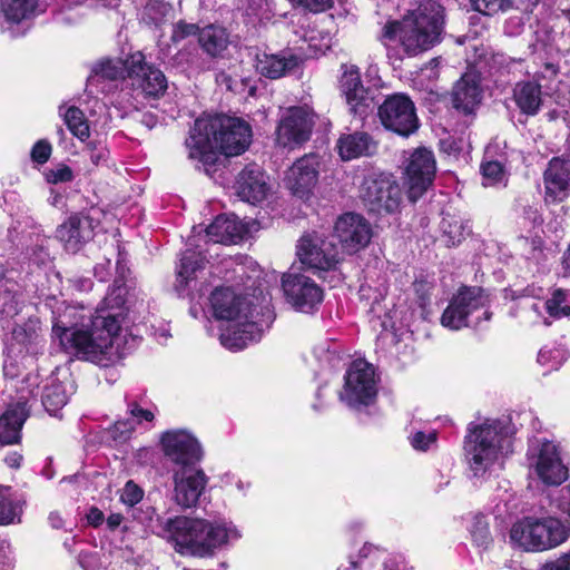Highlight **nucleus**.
Listing matches in <instances>:
<instances>
[{
  "label": "nucleus",
  "instance_id": "14",
  "mask_svg": "<svg viewBox=\"0 0 570 570\" xmlns=\"http://www.w3.org/2000/svg\"><path fill=\"white\" fill-rule=\"evenodd\" d=\"M128 78L135 89H139L146 98L159 99L168 89V80L164 72L145 60L137 51L128 57Z\"/></svg>",
  "mask_w": 570,
  "mask_h": 570
},
{
  "label": "nucleus",
  "instance_id": "23",
  "mask_svg": "<svg viewBox=\"0 0 570 570\" xmlns=\"http://www.w3.org/2000/svg\"><path fill=\"white\" fill-rule=\"evenodd\" d=\"M176 503L183 508L195 505L203 493L207 478L203 470L180 468L174 472Z\"/></svg>",
  "mask_w": 570,
  "mask_h": 570
},
{
  "label": "nucleus",
  "instance_id": "53",
  "mask_svg": "<svg viewBox=\"0 0 570 570\" xmlns=\"http://www.w3.org/2000/svg\"><path fill=\"white\" fill-rule=\"evenodd\" d=\"M87 153L89 156V159L94 166H99L104 163H106L108 157V150L102 145H95V144H88L87 146Z\"/></svg>",
  "mask_w": 570,
  "mask_h": 570
},
{
  "label": "nucleus",
  "instance_id": "13",
  "mask_svg": "<svg viewBox=\"0 0 570 570\" xmlns=\"http://www.w3.org/2000/svg\"><path fill=\"white\" fill-rule=\"evenodd\" d=\"M282 288L287 302L303 313L313 312L323 302V289L314 279L301 273L284 274Z\"/></svg>",
  "mask_w": 570,
  "mask_h": 570
},
{
  "label": "nucleus",
  "instance_id": "37",
  "mask_svg": "<svg viewBox=\"0 0 570 570\" xmlns=\"http://www.w3.org/2000/svg\"><path fill=\"white\" fill-rule=\"evenodd\" d=\"M69 391L63 382H52L42 392V404L51 415L57 413L67 404Z\"/></svg>",
  "mask_w": 570,
  "mask_h": 570
},
{
  "label": "nucleus",
  "instance_id": "38",
  "mask_svg": "<svg viewBox=\"0 0 570 570\" xmlns=\"http://www.w3.org/2000/svg\"><path fill=\"white\" fill-rule=\"evenodd\" d=\"M38 0H2V10L9 20L19 22L32 16Z\"/></svg>",
  "mask_w": 570,
  "mask_h": 570
},
{
  "label": "nucleus",
  "instance_id": "29",
  "mask_svg": "<svg viewBox=\"0 0 570 570\" xmlns=\"http://www.w3.org/2000/svg\"><path fill=\"white\" fill-rule=\"evenodd\" d=\"M481 97L480 79L475 73H464L453 87V106L464 114L473 112L481 102Z\"/></svg>",
  "mask_w": 570,
  "mask_h": 570
},
{
  "label": "nucleus",
  "instance_id": "1",
  "mask_svg": "<svg viewBox=\"0 0 570 570\" xmlns=\"http://www.w3.org/2000/svg\"><path fill=\"white\" fill-rule=\"evenodd\" d=\"M129 269L120 261L117 262V277L111 291L105 296L102 306L91 318V328L85 330L68 325L57 318L52 325V334L67 353H72L94 363L109 360L114 336L120 330L122 307L125 305V278Z\"/></svg>",
  "mask_w": 570,
  "mask_h": 570
},
{
  "label": "nucleus",
  "instance_id": "18",
  "mask_svg": "<svg viewBox=\"0 0 570 570\" xmlns=\"http://www.w3.org/2000/svg\"><path fill=\"white\" fill-rule=\"evenodd\" d=\"M334 237L346 253L354 254L368 245L372 238V228L363 216L347 213L337 218Z\"/></svg>",
  "mask_w": 570,
  "mask_h": 570
},
{
  "label": "nucleus",
  "instance_id": "11",
  "mask_svg": "<svg viewBox=\"0 0 570 570\" xmlns=\"http://www.w3.org/2000/svg\"><path fill=\"white\" fill-rule=\"evenodd\" d=\"M377 389L374 367L364 360H355L345 374L344 389L340 397L351 407L370 405L376 397Z\"/></svg>",
  "mask_w": 570,
  "mask_h": 570
},
{
  "label": "nucleus",
  "instance_id": "36",
  "mask_svg": "<svg viewBox=\"0 0 570 570\" xmlns=\"http://www.w3.org/2000/svg\"><path fill=\"white\" fill-rule=\"evenodd\" d=\"M21 502L13 497L10 487H0V525L20 522Z\"/></svg>",
  "mask_w": 570,
  "mask_h": 570
},
{
  "label": "nucleus",
  "instance_id": "47",
  "mask_svg": "<svg viewBox=\"0 0 570 570\" xmlns=\"http://www.w3.org/2000/svg\"><path fill=\"white\" fill-rule=\"evenodd\" d=\"M135 429L132 420L117 421L109 430L110 438L117 443L126 442Z\"/></svg>",
  "mask_w": 570,
  "mask_h": 570
},
{
  "label": "nucleus",
  "instance_id": "22",
  "mask_svg": "<svg viewBox=\"0 0 570 570\" xmlns=\"http://www.w3.org/2000/svg\"><path fill=\"white\" fill-rule=\"evenodd\" d=\"M57 238L69 253H78L94 237V220L86 215L73 214L58 226Z\"/></svg>",
  "mask_w": 570,
  "mask_h": 570
},
{
  "label": "nucleus",
  "instance_id": "9",
  "mask_svg": "<svg viewBox=\"0 0 570 570\" xmlns=\"http://www.w3.org/2000/svg\"><path fill=\"white\" fill-rule=\"evenodd\" d=\"M361 198L365 207L377 215L399 212L402 189L399 183L386 174L368 176L361 188Z\"/></svg>",
  "mask_w": 570,
  "mask_h": 570
},
{
  "label": "nucleus",
  "instance_id": "43",
  "mask_svg": "<svg viewBox=\"0 0 570 570\" xmlns=\"http://www.w3.org/2000/svg\"><path fill=\"white\" fill-rule=\"evenodd\" d=\"M471 535L474 544L482 550H488L492 544V537L489 530V523L484 517H475L472 528Z\"/></svg>",
  "mask_w": 570,
  "mask_h": 570
},
{
  "label": "nucleus",
  "instance_id": "60",
  "mask_svg": "<svg viewBox=\"0 0 570 570\" xmlns=\"http://www.w3.org/2000/svg\"><path fill=\"white\" fill-rule=\"evenodd\" d=\"M22 460V454L17 451H11L7 453L6 456L3 458L4 463L12 469H19Z\"/></svg>",
  "mask_w": 570,
  "mask_h": 570
},
{
  "label": "nucleus",
  "instance_id": "46",
  "mask_svg": "<svg viewBox=\"0 0 570 570\" xmlns=\"http://www.w3.org/2000/svg\"><path fill=\"white\" fill-rule=\"evenodd\" d=\"M200 31L202 28H199L197 23H188L184 20H180L174 24L170 38L173 42H179L191 36L199 37Z\"/></svg>",
  "mask_w": 570,
  "mask_h": 570
},
{
  "label": "nucleus",
  "instance_id": "2",
  "mask_svg": "<svg viewBox=\"0 0 570 570\" xmlns=\"http://www.w3.org/2000/svg\"><path fill=\"white\" fill-rule=\"evenodd\" d=\"M249 125L225 115L206 116L195 120L185 145L190 159H198L204 165L217 161L216 150L226 156L244 153L250 144Z\"/></svg>",
  "mask_w": 570,
  "mask_h": 570
},
{
  "label": "nucleus",
  "instance_id": "62",
  "mask_svg": "<svg viewBox=\"0 0 570 570\" xmlns=\"http://www.w3.org/2000/svg\"><path fill=\"white\" fill-rule=\"evenodd\" d=\"M110 259L106 261V264H98L95 267V276L100 281L105 282L109 277Z\"/></svg>",
  "mask_w": 570,
  "mask_h": 570
},
{
  "label": "nucleus",
  "instance_id": "24",
  "mask_svg": "<svg viewBox=\"0 0 570 570\" xmlns=\"http://www.w3.org/2000/svg\"><path fill=\"white\" fill-rule=\"evenodd\" d=\"M534 287H525L521 291H514L511 288L504 289V298L514 302V305L510 308V315L519 318L523 324L535 325L542 317L543 305L535 295Z\"/></svg>",
  "mask_w": 570,
  "mask_h": 570
},
{
  "label": "nucleus",
  "instance_id": "55",
  "mask_svg": "<svg viewBox=\"0 0 570 570\" xmlns=\"http://www.w3.org/2000/svg\"><path fill=\"white\" fill-rule=\"evenodd\" d=\"M564 358V352L560 350L542 348L538 354V362L542 365H547L550 361H556V365H559Z\"/></svg>",
  "mask_w": 570,
  "mask_h": 570
},
{
  "label": "nucleus",
  "instance_id": "12",
  "mask_svg": "<svg viewBox=\"0 0 570 570\" xmlns=\"http://www.w3.org/2000/svg\"><path fill=\"white\" fill-rule=\"evenodd\" d=\"M296 248L302 265L320 276L335 269L340 262L335 245L316 233L303 235Z\"/></svg>",
  "mask_w": 570,
  "mask_h": 570
},
{
  "label": "nucleus",
  "instance_id": "26",
  "mask_svg": "<svg viewBox=\"0 0 570 570\" xmlns=\"http://www.w3.org/2000/svg\"><path fill=\"white\" fill-rule=\"evenodd\" d=\"M237 196L249 204H256L265 199L268 186L264 174L256 165L245 167L235 181Z\"/></svg>",
  "mask_w": 570,
  "mask_h": 570
},
{
  "label": "nucleus",
  "instance_id": "50",
  "mask_svg": "<svg viewBox=\"0 0 570 570\" xmlns=\"http://www.w3.org/2000/svg\"><path fill=\"white\" fill-rule=\"evenodd\" d=\"M411 445L419 451H426L431 444L436 442V433L431 432L425 434L424 432H416L410 439Z\"/></svg>",
  "mask_w": 570,
  "mask_h": 570
},
{
  "label": "nucleus",
  "instance_id": "7",
  "mask_svg": "<svg viewBox=\"0 0 570 570\" xmlns=\"http://www.w3.org/2000/svg\"><path fill=\"white\" fill-rule=\"evenodd\" d=\"M570 528L556 518L528 519L515 523L510 532L512 541L527 551H543L563 543Z\"/></svg>",
  "mask_w": 570,
  "mask_h": 570
},
{
  "label": "nucleus",
  "instance_id": "16",
  "mask_svg": "<svg viewBox=\"0 0 570 570\" xmlns=\"http://www.w3.org/2000/svg\"><path fill=\"white\" fill-rule=\"evenodd\" d=\"M433 153L426 148L415 149L409 157L405 167L407 198L415 203L432 185L435 175Z\"/></svg>",
  "mask_w": 570,
  "mask_h": 570
},
{
  "label": "nucleus",
  "instance_id": "19",
  "mask_svg": "<svg viewBox=\"0 0 570 570\" xmlns=\"http://www.w3.org/2000/svg\"><path fill=\"white\" fill-rule=\"evenodd\" d=\"M313 126L309 111L302 107L292 108L277 127L276 141L283 147L301 145L309 139Z\"/></svg>",
  "mask_w": 570,
  "mask_h": 570
},
{
  "label": "nucleus",
  "instance_id": "57",
  "mask_svg": "<svg viewBox=\"0 0 570 570\" xmlns=\"http://www.w3.org/2000/svg\"><path fill=\"white\" fill-rule=\"evenodd\" d=\"M12 558L8 540L0 538V570H11Z\"/></svg>",
  "mask_w": 570,
  "mask_h": 570
},
{
  "label": "nucleus",
  "instance_id": "39",
  "mask_svg": "<svg viewBox=\"0 0 570 570\" xmlns=\"http://www.w3.org/2000/svg\"><path fill=\"white\" fill-rule=\"evenodd\" d=\"M92 77H101L108 80L128 78V58L122 60H106L96 65L92 69Z\"/></svg>",
  "mask_w": 570,
  "mask_h": 570
},
{
  "label": "nucleus",
  "instance_id": "64",
  "mask_svg": "<svg viewBox=\"0 0 570 570\" xmlns=\"http://www.w3.org/2000/svg\"><path fill=\"white\" fill-rule=\"evenodd\" d=\"M48 521L53 529H60L63 525L62 517L57 511L49 513Z\"/></svg>",
  "mask_w": 570,
  "mask_h": 570
},
{
  "label": "nucleus",
  "instance_id": "51",
  "mask_svg": "<svg viewBox=\"0 0 570 570\" xmlns=\"http://www.w3.org/2000/svg\"><path fill=\"white\" fill-rule=\"evenodd\" d=\"M51 155V145L46 140H39L31 149V159L38 164L48 161Z\"/></svg>",
  "mask_w": 570,
  "mask_h": 570
},
{
  "label": "nucleus",
  "instance_id": "33",
  "mask_svg": "<svg viewBox=\"0 0 570 570\" xmlns=\"http://www.w3.org/2000/svg\"><path fill=\"white\" fill-rule=\"evenodd\" d=\"M541 86L534 81H519L513 89V99L522 114L534 116L542 104Z\"/></svg>",
  "mask_w": 570,
  "mask_h": 570
},
{
  "label": "nucleus",
  "instance_id": "41",
  "mask_svg": "<svg viewBox=\"0 0 570 570\" xmlns=\"http://www.w3.org/2000/svg\"><path fill=\"white\" fill-rule=\"evenodd\" d=\"M543 308L554 318L569 316L570 304L567 301V293L561 288L554 289L551 298L544 303Z\"/></svg>",
  "mask_w": 570,
  "mask_h": 570
},
{
  "label": "nucleus",
  "instance_id": "25",
  "mask_svg": "<svg viewBox=\"0 0 570 570\" xmlns=\"http://www.w3.org/2000/svg\"><path fill=\"white\" fill-rule=\"evenodd\" d=\"M302 62L301 55L287 49L277 53H257L255 68L259 75L266 78L278 79L297 69Z\"/></svg>",
  "mask_w": 570,
  "mask_h": 570
},
{
  "label": "nucleus",
  "instance_id": "49",
  "mask_svg": "<svg viewBox=\"0 0 570 570\" xmlns=\"http://www.w3.org/2000/svg\"><path fill=\"white\" fill-rule=\"evenodd\" d=\"M142 497V489L138 487L134 481L129 480L121 491L120 501L128 507H134L141 501Z\"/></svg>",
  "mask_w": 570,
  "mask_h": 570
},
{
  "label": "nucleus",
  "instance_id": "58",
  "mask_svg": "<svg viewBox=\"0 0 570 570\" xmlns=\"http://www.w3.org/2000/svg\"><path fill=\"white\" fill-rule=\"evenodd\" d=\"M129 413H130V416L132 420V422L135 423L138 422L140 423L141 421H153L154 420V413L150 412L149 410H145L142 407H140L138 404H131L129 406Z\"/></svg>",
  "mask_w": 570,
  "mask_h": 570
},
{
  "label": "nucleus",
  "instance_id": "63",
  "mask_svg": "<svg viewBox=\"0 0 570 570\" xmlns=\"http://www.w3.org/2000/svg\"><path fill=\"white\" fill-rule=\"evenodd\" d=\"M70 282L73 283V285L79 289V291H88L91 288L92 286V282L90 278H85V277H79V278H75V279H70Z\"/></svg>",
  "mask_w": 570,
  "mask_h": 570
},
{
  "label": "nucleus",
  "instance_id": "3",
  "mask_svg": "<svg viewBox=\"0 0 570 570\" xmlns=\"http://www.w3.org/2000/svg\"><path fill=\"white\" fill-rule=\"evenodd\" d=\"M210 304L216 318L235 322L220 334L222 345L229 350H242L259 341L273 322L267 308L266 313L262 307L258 311L257 306H250L246 298L230 288H216L212 293Z\"/></svg>",
  "mask_w": 570,
  "mask_h": 570
},
{
  "label": "nucleus",
  "instance_id": "59",
  "mask_svg": "<svg viewBox=\"0 0 570 570\" xmlns=\"http://www.w3.org/2000/svg\"><path fill=\"white\" fill-rule=\"evenodd\" d=\"M542 570H570V551L556 560L547 562Z\"/></svg>",
  "mask_w": 570,
  "mask_h": 570
},
{
  "label": "nucleus",
  "instance_id": "21",
  "mask_svg": "<svg viewBox=\"0 0 570 570\" xmlns=\"http://www.w3.org/2000/svg\"><path fill=\"white\" fill-rule=\"evenodd\" d=\"M318 168V157L314 154L297 159L287 173V187L295 196L299 198L307 197L317 183Z\"/></svg>",
  "mask_w": 570,
  "mask_h": 570
},
{
  "label": "nucleus",
  "instance_id": "27",
  "mask_svg": "<svg viewBox=\"0 0 570 570\" xmlns=\"http://www.w3.org/2000/svg\"><path fill=\"white\" fill-rule=\"evenodd\" d=\"M205 266V257L200 252L186 249L180 258L176 271L175 291L180 297L188 296L190 289L196 285L197 273Z\"/></svg>",
  "mask_w": 570,
  "mask_h": 570
},
{
  "label": "nucleus",
  "instance_id": "34",
  "mask_svg": "<svg viewBox=\"0 0 570 570\" xmlns=\"http://www.w3.org/2000/svg\"><path fill=\"white\" fill-rule=\"evenodd\" d=\"M228 43V35L223 27L209 24L202 28L199 32V45L212 57H219L227 49Z\"/></svg>",
  "mask_w": 570,
  "mask_h": 570
},
{
  "label": "nucleus",
  "instance_id": "10",
  "mask_svg": "<svg viewBox=\"0 0 570 570\" xmlns=\"http://www.w3.org/2000/svg\"><path fill=\"white\" fill-rule=\"evenodd\" d=\"M377 116L386 130L401 137H409L420 126L414 102L404 94L387 96L379 106Z\"/></svg>",
  "mask_w": 570,
  "mask_h": 570
},
{
  "label": "nucleus",
  "instance_id": "20",
  "mask_svg": "<svg viewBox=\"0 0 570 570\" xmlns=\"http://www.w3.org/2000/svg\"><path fill=\"white\" fill-rule=\"evenodd\" d=\"M165 455L181 468H189L202 458L198 441L186 431H171L161 438Z\"/></svg>",
  "mask_w": 570,
  "mask_h": 570
},
{
  "label": "nucleus",
  "instance_id": "6",
  "mask_svg": "<svg viewBox=\"0 0 570 570\" xmlns=\"http://www.w3.org/2000/svg\"><path fill=\"white\" fill-rule=\"evenodd\" d=\"M505 425L500 420H487L469 428L464 451L473 475L483 476L497 462L504 435Z\"/></svg>",
  "mask_w": 570,
  "mask_h": 570
},
{
  "label": "nucleus",
  "instance_id": "15",
  "mask_svg": "<svg viewBox=\"0 0 570 570\" xmlns=\"http://www.w3.org/2000/svg\"><path fill=\"white\" fill-rule=\"evenodd\" d=\"M340 79V88L345 97L350 111L364 118L376 105V89L365 87L361 79L360 69L354 65H344Z\"/></svg>",
  "mask_w": 570,
  "mask_h": 570
},
{
  "label": "nucleus",
  "instance_id": "31",
  "mask_svg": "<svg viewBox=\"0 0 570 570\" xmlns=\"http://www.w3.org/2000/svg\"><path fill=\"white\" fill-rule=\"evenodd\" d=\"M245 234L244 225L235 215H220L206 228V237L213 243H237Z\"/></svg>",
  "mask_w": 570,
  "mask_h": 570
},
{
  "label": "nucleus",
  "instance_id": "35",
  "mask_svg": "<svg viewBox=\"0 0 570 570\" xmlns=\"http://www.w3.org/2000/svg\"><path fill=\"white\" fill-rule=\"evenodd\" d=\"M174 18V8L163 0H146L141 11V21L155 29L161 28Z\"/></svg>",
  "mask_w": 570,
  "mask_h": 570
},
{
  "label": "nucleus",
  "instance_id": "8",
  "mask_svg": "<svg viewBox=\"0 0 570 570\" xmlns=\"http://www.w3.org/2000/svg\"><path fill=\"white\" fill-rule=\"evenodd\" d=\"M488 303L484 289L479 286H463L451 299L441 316V324L450 330L479 325V321H489L492 313L483 309Z\"/></svg>",
  "mask_w": 570,
  "mask_h": 570
},
{
  "label": "nucleus",
  "instance_id": "4",
  "mask_svg": "<svg viewBox=\"0 0 570 570\" xmlns=\"http://www.w3.org/2000/svg\"><path fill=\"white\" fill-rule=\"evenodd\" d=\"M157 522V534L173 542L175 550L180 554L204 557L226 543L228 539L239 537L234 527L212 523L200 518H158Z\"/></svg>",
  "mask_w": 570,
  "mask_h": 570
},
{
  "label": "nucleus",
  "instance_id": "42",
  "mask_svg": "<svg viewBox=\"0 0 570 570\" xmlns=\"http://www.w3.org/2000/svg\"><path fill=\"white\" fill-rule=\"evenodd\" d=\"M473 10L484 16H495L507 12L513 7L514 0H469Z\"/></svg>",
  "mask_w": 570,
  "mask_h": 570
},
{
  "label": "nucleus",
  "instance_id": "45",
  "mask_svg": "<svg viewBox=\"0 0 570 570\" xmlns=\"http://www.w3.org/2000/svg\"><path fill=\"white\" fill-rule=\"evenodd\" d=\"M239 8L249 17L259 19L266 17L269 11L268 0H239Z\"/></svg>",
  "mask_w": 570,
  "mask_h": 570
},
{
  "label": "nucleus",
  "instance_id": "32",
  "mask_svg": "<svg viewBox=\"0 0 570 570\" xmlns=\"http://www.w3.org/2000/svg\"><path fill=\"white\" fill-rule=\"evenodd\" d=\"M337 146L344 160L373 155L377 148L376 141L364 131L342 136Z\"/></svg>",
  "mask_w": 570,
  "mask_h": 570
},
{
  "label": "nucleus",
  "instance_id": "56",
  "mask_svg": "<svg viewBox=\"0 0 570 570\" xmlns=\"http://www.w3.org/2000/svg\"><path fill=\"white\" fill-rule=\"evenodd\" d=\"M292 2L312 12H321L331 8L333 0H292Z\"/></svg>",
  "mask_w": 570,
  "mask_h": 570
},
{
  "label": "nucleus",
  "instance_id": "44",
  "mask_svg": "<svg viewBox=\"0 0 570 570\" xmlns=\"http://www.w3.org/2000/svg\"><path fill=\"white\" fill-rule=\"evenodd\" d=\"M441 229L444 237H446L445 243L449 246L456 245L464 238V227L456 219L443 218L441 222Z\"/></svg>",
  "mask_w": 570,
  "mask_h": 570
},
{
  "label": "nucleus",
  "instance_id": "5",
  "mask_svg": "<svg viewBox=\"0 0 570 570\" xmlns=\"http://www.w3.org/2000/svg\"><path fill=\"white\" fill-rule=\"evenodd\" d=\"M444 9L435 3L421 4L416 10L384 27V37L397 39L409 57L429 51L442 40Z\"/></svg>",
  "mask_w": 570,
  "mask_h": 570
},
{
  "label": "nucleus",
  "instance_id": "40",
  "mask_svg": "<svg viewBox=\"0 0 570 570\" xmlns=\"http://www.w3.org/2000/svg\"><path fill=\"white\" fill-rule=\"evenodd\" d=\"M65 122L69 130L79 139L83 140L89 137V126L83 112L79 108H68L65 112Z\"/></svg>",
  "mask_w": 570,
  "mask_h": 570
},
{
  "label": "nucleus",
  "instance_id": "17",
  "mask_svg": "<svg viewBox=\"0 0 570 570\" xmlns=\"http://www.w3.org/2000/svg\"><path fill=\"white\" fill-rule=\"evenodd\" d=\"M529 453L534 459L538 476L547 484L559 485L568 479V469L563 464L559 446L551 441L543 440Z\"/></svg>",
  "mask_w": 570,
  "mask_h": 570
},
{
  "label": "nucleus",
  "instance_id": "61",
  "mask_svg": "<svg viewBox=\"0 0 570 570\" xmlns=\"http://www.w3.org/2000/svg\"><path fill=\"white\" fill-rule=\"evenodd\" d=\"M104 513L95 507H92L87 514L88 523L92 527H99L104 522Z\"/></svg>",
  "mask_w": 570,
  "mask_h": 570
},
{
  "label": "nucleus",
  "instance_id": "54",
  "mask_svg": "<svg viewBox=\"0 0 570 570\" xmlns=\"http://www.w3.org/2000/svg\"><path fill=\"white\" fill-rule=\"evenodd\" d=\"M483 177L491 181H498L501 179L503 169L499 161H488L481 166Z\"/></svg>",
  "mask_w": 570,
  "mask_h": 570
},
{
  "label": "nucleus",
  "instance_id": "30",
  "mask_svg": "<svg viewBox=\"0 0 570 570\" xmlns=\"http://www.w3.org/2000/svg\"><path fill=\"white\" fill-rule=\"evenodd\" d=\"M29 413L24 403L9 406L0 416V443L16 444L20 441L21 429Z\"/></svg>",
  "mask_w": 570,
  "mask_h": 570
},
{
  "label": "nucleus",
  "instance_id": "48",
  "mask_svg": "<svg viewBox=\"0 0 570 570\" xmlns=\"http://www.w3.org/2000/svg\"><path fill=\"white\" fill-rule=\"evenodd\" d=\"M45 176L49 184H59L71 181L73 173L69 166L60 164L55 168L47 169Z\"/></svg>",
  "mask_w": 570,
  "mask_h": 570
},
{
  "label": "nucleus",
  "instance_id": "52",
  "mask_svg": "<svg viewBox=\"0 0 570 570\" xmlns=\"http://www.w3.org/2000/svg\"><path fill=\"white\" fill-rule=\"evenodd\" d=\"M12 335L17 342L21 344H27L32 342L37 337V332L33 323H30L14 327Z\"/></svg>",
  "mask_w": 570,
  "mask_h": 570
},
{
  "label": "nucleus",
  "instance_id": "28",
  "mask_svg": "<svg viewBox=\"0 0 570 570\" xmlns=\"http://www.w3.org/2000/svg\"><path fill=\"white\" fill-rule=\"evenodd\" d=\"M546 194L562 200L570 191V159L553 158L544 171Z\"/></svg>",
  "mask_w": 570,
  "mask_h": 570
}]
</instances>
